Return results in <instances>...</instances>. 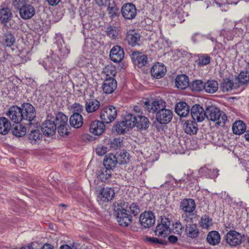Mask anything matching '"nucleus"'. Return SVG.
I'll return each instance as SVG.
<instances>
[{
    "label": "nucleus",
    "mask_w": 249,
    "mask_h": 249,
    "mask_svg": "<svg viewBox=\"0 0 249 249\" xmlns=\"http://www.w3.org/2000/svg\"><path fill=\"white\" fill-rule=\"evenodd\" d=\"M145 108L149 113H154L157 112L160 109L164 107L165 106V102L160 99H155L153 102L150 101H146L144 102Z\"/></svg>",
    "instance_id": "obj_9"
},
{
    "label": "nucleus",
    "mask_w": 249,
    "mask_h": 249,
    "mask_svg": "<svg viewBox=\"0 0 249 249\" xmlns=\"http://www.w3.org/2000/svg\"><path fill=\"white\" fill-rule=\"evenodd\" d=\"M117 88V82L114 78H106L102 85V89L105 93H112Z\"/></svg>",
    "instance_id": "obj_22"
},
{
    "label": "nucleus",
    "mask_w": 249,
    "mask_h": 249,
    "mask_svg": "<svg viewBox=\"0 0 249 249\" xmlns=\"http://www.w3.org/2000/svg\"><path fill=\"white\" fill-rule=\"evenodd\" d=\"M131 59L134 65L139 68H142L147 63V56L140 52H133Z\"/></svg>",
    "instance_id": "obj_18"
},
{
    "label": "nucleus",
    "mask_w": 249,
    "mask_h": 249,
    "mask_svg": "<svg viewBox=\"0 0 249 249\" xmlns=\"http://www.w3.org/2000/svg\"><path fill=\"white\" fill-rule=\"evenodd\" d=\"M112 175V171L103 167L98 170L97 172V178L103 182H107L111 178Z\"/></svg>",
    "instance_id": "obj_31"
},
{
    "label": "nucleus",
    "mask_w": 249,
    "mask_h": 249,
    "mask_svg": "<svg viewBox=\"0 0 249 249\" xmlns=\"http://www.w3.org/2000/svg\"><path fill=\"white\" fill-rule=\"evenodd\" d=\"M117 221L122 226L127 227L132 221V216L127 213V203L119 200L114 204Z\"/></svg>",
    "instance_id": "obj_1"
},
{
    "label": "nucleus",
    "mask_w": 249,
    "mask_h": 249,
    "mask_svg": "<svg viewBox=\"0 0 249 249\" xmlns=\"http://www.w3.org/2000/svg\"><path fill=\"white\" fill-rule=\"evenodd\" d=\"M234 87V83L232 79L229 78H224L221 84V89L223 92H228L231 90Z\"/></svg>",
    "instance_id": "obj_41"
},
{
    "label": "nucleus",
    "mask_w": 249,
    "mask_h": 249,
    "mask_svg": "<svg viewBox=\"0 0 249 249\" xmlns=\"http://www.w3.org/2000/svg\"><path fill=\"white\" fill-rule=\"evenodd\" d=\"M70 123L74 128H80L83 124L82 116L79 113H73L70 118Z\"/></svg>",
    "instance_id": "obj_30"
},
{
    "label": "nucleus",
    "mask_w": 249,
    "mask_h": 249,
    "mask_svg": "<svg viewBox=\"0 0 249 249\" xmlns=\"http://www.w3.org/2000/svg\"><path fill=\"white\" fill-rule=\"evenodd\" d=\"M118 162V159L116 156L113 154H109L106 156L103 164L105 167L112 171Z\"/></svg>",
    "instance_id": "obj_23"
},
{
    "label": "nucleus",
    "mask_w": 249,
    "mask_h": 249,
    "mask_svg": "<svg viewBox=\"0 0 249 249\" xmlns=\"http://www.w3.org/2000/svg\"><path fill=\"white\" fill-rule=\"evenodd\" d=\"M22 109L23 120L29 122V124H31V122L34 119L36 112L34 107L29 103H23L20 107Z\"/></svg>",
    "instance_id": "obj_6"
},
{
    "label": "nucleus",
    "mask_w": 249,
    "mask_h": 249,
    "mask_svg": "<svg viewBox=\"0 0 249 249\" xmlns=\"http://www.w3.org/2000/svg\"><path fill=\"white\" fill-rule=\"evenodd\" d=\"M41 130L43 134L46 136H53L56 130V121H45L41 125Z\"/></svg>",
    "instance_id": "obj_14"
},
{
    "label": "nucleus",
    "mask_w": 249,
    "mask_h": 249,
    "mask_svg": "<svg viewBox=\"0 0 249 249\" xmlns=\"http://www.w3.org/2000/svg\"><path fill=\"white\" fill-rule=\"evenodd\" d=\"M150 72L153 77L160 79L164 76L166 69L163 64L157 63L153 65Z\"/></svg>",
    "instance_id": "obj_21"
},
{
    "label": "nucleus",
    "mask_w": 249,
    "mask_h": 249,
    "mask_svg": "<svg viewBox=\"0 0 249 249\" xmlns=\"http://www.w3.org/2000/svg\"><path fill=\"white\" fill-rule=\"evenodd\" d=\"M190 87L192 90L199 92L204 89V84L201 80H195L192 82Z\"/></svg>",
    "instance_id": "obj_49"
},
{
    "label": "nucleus",
    "mask_w": 249,
    "mask_h": 249,
    "mask_svg": "<svg viewBox=\"0 0 249 249\" xmlns=\"http://www.w3.org/2000/svg\"><path fill=\"white\" fill-rule=\"evenodd\" d=\"M197 63L200 66H203L210 63L211 57L206 54H200L198 55Z\"/></svg>",
    "instance_id": "obj_48"
},
{
    "label": "nucleus",
    "mask_w": 249,
    "mask_h": 249,
    "mask_svg": "<svg viewBox=\"0 0 249 249\" xmlns=\"http://www.w3.org/2000/svg\"><path fill=\"white\" fill-rule=\"evenodd\" d=\"M106 33L109 37L116 39L118 38L120 30L115 26L109 25L107 28Z\"/></svg>",
    "instance_id": "obj_42"
},
{
    "label": "nucleus",
    "mask_w": 249,
    "mask_h": 249,
    "mask_svg": "<svg viewBox=\"0 0 249 249\" xmlns=\"http://www.w3.org/2000/svg\"><path fill=\"white\" fill-rule=\"evenodd\" d=\"M117 116V110L115 107L109 106L104 108L100 112V118L105 123L108 124L113 121Z\"/></svg>",
    "instance_id": "obj_4"
},
{
    "label": "nucleus",
    "mask_w": 249,
    "mask_h": 249,
    "mask_svg": "<svg viewBox=\"0 0 249 249\" xmlns=\"http://www.w3.org/2000/svg\"><path fill=\"white\" fill-rule=\"evenodd\" d=\"M106 142L110 145V147L114 149L119 148L122 143V141L120 138H114L106 139Z\"/></svg>",
    "instance_id": "obj_47"
},
{
    "label": "nucleus",
    "mask_w": 249,
    "mask_h": 249,
    "mask_svg": "<svg viewBox=\"0 0 249 249\" xmlns=\"http://www.w3.org/2000/svg\"><path fill=\"white\" fill-rule=\"evenodd\" d=\"M199 223L203 229H208L212 225V220L208 216L204 215L201 217Z\"/></svg>",
    "instance_id": "obj_50"
},
{
    "label": "nucleus",
    "mask_w": 249,
    "mask_h": 249,
    "mask_svg": "<svg viewBox=\"0 0 249 249\" xmlns=\"http://www.w3.org/2000/svg\"><path fill=\"white\" fill-rule=\"evenodd\" d=\"M208 242L212 245H215L218 244L220 241V236L219 233L216 231H212L209 233L207 237Z\"/></svg>",
    "instance_id": "obj_39"
},
{
    "label": "nucleus",
    "mask_w": 249,
    "mask_h": 249,
    "mask_svg": "<svg viewBox=\"0 0 249 249\" xmlns=\"http://www.w3.org/2000/svg\"><path fill=\"white\" fill-rule=\"evenodd\" d=\"M117 159L120 164H126L129 162V154L127 151L123 150L121 152Z\"/></svg>",
    "instance_id": "obj_52"
},
{
    "label": "nucleus",
    "mask_w": 249,
    "mask_h": 249,
    "mask_svg": "<svg viewBox=\"0 0 249 249\" xmlns=\"http://www.w3.org/2000/svg\"><path fill=\"white\" fill-rule=\"evenodd\" d=\"M169 177L170 178H171L173 180H175V182L176 183V186H174V187H181V186L180 185H178V183H184V184H186L187 183V182L185 181V180L184 179H179V180H177L175 178H174L172 176H171V175H169Z\"/></svg>",
    "instance_id": "obj_61"
},
{
    "label": "nucleus",
    "mask_w": 249,
    "mask_h": 249,
    "mask_svg": "<svg viewBox=\"0 0 249 249\" xmlns=\"http://www.w3.org/2000/svg\"><path fill=\"white\" fill-rule=\"evenodd\" d=\"M218 89V82L214 80H209L204 83L205 91L208 93H213Z\"/></svg>",
    "instance_id": "obj_34"
},
{
    "label": "nucleus",
    "mask_w": 249,
    "mask_h": 249,
    "mask_svg": "<svg viewBox=\"0 0 249 249\" xmlns=\"http://www.w3.org/2000/svg\"><path fill=\"white\" fill-rule=\"evenodd\" d=\"M19 14L21 18L25 19L31 18L35 14V9L31 4H22L19 9Z\"/></svg>",
    "instance_id": "obj_19"
},
{
    "label": "nucleus",
    "mask_w": 249,
    "mask_h": 249,
    "mask_svg": "<svg viewBox=\"0 0 249 249\" xmlns=\"http://www.w3.org/2000/svg\"><path fill=\"white\" fill-rule=\"evenodd\" d=\"M114 195V190L112 188H103L101 189L98 197L103 202H108L113 199Z\"/></svg>",
    "instance_id": "obj_24"
},
{
    "label": "nucleus",
    "mask_w": 249,
    "mask_h": 249,
    "mask_svg": "<svg viewBox=\"0 0 249 249\" xmlns=\"http://www.w3.org/2000/svg\"><path fill=\"white\" fill-rule=\"evenodd\" d=\"M55 43L58 51L62 57H65L70 53V49L65 45L63 37L61 34L55 36Z\"/></svg>",
    "instance_id": "obj_16"
},
{
    "label": "nucleus",
    "mask_w": 249,
    "mask_h": 249,
    "mask_svg": "<svg viewBox=\"0 0 249 249\" xmlns=\"http://www.w3.org/2000/svg\"><path fill=\"white\" fill-rule=\"evenodd\" d=\"M175 84L178 89H185L189 86L188 77L185 74L178 75L176 78Z\"/></svg>",
    "instance_id": "obj_33"
},
{
    "label": "nucleus",
    "mask_w": 249,
    "mask_h": 249,
    "mask_svg": "<svg viewBox=\"0 0 249 249\" xmlns=\"http://www.w3.org/2000/svg\"><path fill=\"white\" fill-rule=\"evenodd\" d=\"M225 239L230 246L235 247L242 243L243 236L235 231H231L227 233Z\"/></svg>",
    "instance_id": "obj_10"
},
{
    "label": "nucleus",
    "mask_w": 249,
    "mask_h": 249,
    "mask_svg": "<svg viewBox=\"0 0 249 249\" xmlns=\"http://www.w3.org/2000/svg\"><path fill=\"white\" fill-rule=\"evenodd\" d=\"M104 73L106 75L107 78H114L116 74V69L112 66H108L103 70Z\"/></svg>",
    "instance_id": "obj_51"
},
{
    "label": "nucleus",
    "mask_w": 249,
    "mask_h": 249,
    "mask_svg": "<svg viewBox=\"0 0 249 249\" xmlns=\"http://www.w3.org/2000/svg\"><path fill=\"white\" fill-rule=\"evenodd\" d=\"M109 56L112 61L120 62L124 57L123 49L118 45L114 46L110 52Z\"/></svg>",
    "instance_id": "obj_17"
},
{
    "label": "nucleus",
    "mask_w": 249,
    "mask_h": 249,
    "mask_svg": "<svg viewBox=\"0 0 249 249\" xmlns=\"http://www.w3.org/2000/svg\"><path fill=\"white\" fill-rule=\"evenodd\" d=\"M118 8L114 3H109L107 7V12L109 16L113 18L117 15Z\"/></svg>",
    "instance_id": "obj_55"
},
{
    "label": "nucleus",
    "mask_w": 249,
    "mask_h": 249,
    "mask_svg": "<svg viewBox=\"0 0 249 249\" xmlns=\"http://www.w3.org/2000/svg\"><path fill=\"white\" fill-rule=\"evenodd\" d=\"M199 173L201 176L206 178H214L218 176V170L217 169H211L204 166L199 170Z\"/></svg>",
    "instance_id": "obj_32"
},
{
    "label": "nucleus",
    "mask_w": 249,
    "mask_h": 249,
    "mask_svg": "<svg viewBox=\"0 0 249 249\" xmlns=\"http://www.w3.org/2000/svg\"><path fill=\"white\" fill-rule=\"evenodd\" d=\"M59 61V57L53 54L51 56H48L45 61H43L42 65L45 70L50 71L51 70H54L57 66Z\"/></svg>",
    "instance_id": "obj_20"
},
{
    "label": "nucleus",
    "mask_w": 249,
    "mask_h": 249,
    "mask_svg": "<svg viewBox=\"0 0 249 249\" xmlns=\"http://www.w3.org/2000/svg\"><path fill=\"white\" fill-rule=\"evenodd\" d=\"M24 1L25 0H15L14 2V5L16 8L19 9L22 6L21 4H24Z\"/></svg>",
    "instance_id": "obj_62"
},
{
    "label": "nucleus",
    "mask_w": 249,
    "mask_h": 249,
    "mask_svg": "<svg viewBox=\"0 0 249 249\" xmlns=\"http://www.w3.org/2000/svg\"><path fill=\"white\" fill-rule=\"evenodd\" d=\"M238 79L241 84L245 85L249 83V71H241L239 75Z\"/></svg>",
    "instance_id": "obj_54"
},
{
    "label": "nucleus",
    "mask_w": 249,
    "mask_h": 249,
    "mask_svg": "<svg viewBox=\"0 0 249 249\" xmlns=\"http://www.w3.org/2000/svg\"><path fill=\"white\" fill-rule=\"evenodd\" d=\"M180 208L185 213H192L196 208L195 202L192 199H184L181 202Z\"/></svg>",
    "instance_id": "obj_26"
},
{
    "label": "nucleus",
    "mask_w": 249,
    "mask_h": 249,
    "mask_svg": "<svg viewBox=\"0 0 249 249\" xmlns=\"http://www.w3.org/2000/svg\"><path fill=\"white\" fill-rule=\"evenodd\" d=\"M15 42V38L14 36L10 32H7L3 36L2 42L3 45L11 47Z\"/></svg>",
    "instance_id": "obj_45"
},
{
    "label": "nucleus",
    "mask_w": 249,
    "mask_h": 249,
    "mask_svg": "<svg viewBox=\"0 0 249 249\" xmlns=\"http://www.w3.org/2000/svg\"><path fill=\"white\" fill-rule=\"evenodd\" d=\"M246 129V124L241 120L236 121L232 125L233 132L236 135H241L244 133Z\"/></svg>",
    "instance_id": "obj_37"
},
{
    "label": "nucleus",
    "mask_w": 249,
    "mask_h": 249,
    "mask_svg": "<svg viewBox=\"0 0 249 249\" xmlns=\"http://www.w3.org/2000/svg\"><path fill=\"white\" fill-rule=\"evenodd\" d=\"M206 114V118L208 120L216 122L218 125H224L227 120L226 115L214 106L207 107Z\"/></svg>",
    "instance_id": "obj_2"
},
{
    "label": "nucleus",
    "mask_w": 249,
    "mask_h": 249,
    "mask_svg": "<svg viewBox=\"0 0 249 249\" xmlns=\"http://www.w3.org/2000/svg\"><path fill=\"white\" fill-rule=\"evenodd\" d=\"M129 209L130 212L134 216L138 215L140 213V207L136 203H131L129 206Z\"/></svg>",
    "instance_id": "obj_57"
},
{
    "label": "nucleus",
    "mask_w": 249,
    "mask_h": 249,
    "mask_svg": "<svg viewBox=\"0 0 249 249\" xmlns=\"http://www.w3.org/2000/svg\"><path fill=\"white\" fill-rule=\"evenodd\" d=\"M206 108L204 109L202 106L198 104L194 105L191 109V114L194 120L201 122L206 118Z\"/></svg>",
    "instance_id": "obj_8"
},
{
    "label": "nucleus",
    "mask_w": 249,
    "mask_h": 249,
    "mask_svg": "<svg viewBox=\"0 0 249 249\" xmlns=\"http://www.w3.org/2000/svg\"><path fill=\"white\" fill-rule=\"evenodd\" d=\"M7 114L10 119L15 123L18 124L23 120L22 109L18 106L11 107Z\"/></svg>",
    "instance_id": "obj_15"
},
{
    "label": "nucleus",
    "mask_w": 249,
    "mask_h": 249,
    "mask_svg": "<svg viewBox=\"0 0 249 249\" xmlns=\"http://www.w3.org/2000/svg\"><path fill=\"white\" fill-rule=\"evenodd\" d=\"M126 40L129 45L132 46H135L139 45L140 40V36L134 31H129L126 36Z\"/></svg>",
    "instance_id": "obj_29"
},
{
    "label": "nucleus",
    "mask_w": 249,
    "mask_h": 249,
    "mask_svg": "<svg viewBox=\"0 0 249 249\" xmlns=\"http://www.w3.org/2000/svg\"><path fill=\"white\" fill-rule=\"evenodd\" d=\"M100 107V102L92 95H90L89 98L85 99V108L89 113L96 111Z\"/></svg>",
    "instance_id": "obj_11"
},
{
    "label": "nucleus",
    "mask_w": 249,
    "mask_h": 249,
    "mask_svg": "<svg viewBox=\"0 0 249 249\" xmlns=\"http://www.w3.org/2000/svg\"><path fill=\"white\" fill-rule=\"evenodd\" d=\"M104 122L99 121H95L91 123L90 125V132L95 135L102 134L105 129V125Z\"/></svg>",
    "instance_id": "obj_25"
},
{
    "label": "nucleus",
    "mask_w": 249,
    "mask_h": 249,
    "mask_svg": "<svg viewBox=\"0 0 249 249\" xmlns=\"http://www.w3.org/2000/svg\"><path fill=\"white\" fill-rule=\"evenodd\" d=\"M123 17L126 19H132L136 16L137 9L135 6L132 3L124 4L121 9Z\"/></svg>",
    "instance_id": "obj_12"
},
{
    "label": "nucleus",
    "mask_w": 249,
    "mask_h": 249,
    "mask_svg": "<svg viewBox=\"0 0 249 249\" xmlns=\"http://www.w3.org/2000/svg\"><path fill=\"white\" fill-rule=\"evenodd\" d=\"M184 129L187 134H196L198 131V125L195 121L189 120L184 123Z\"/></svg>",
    "instance_id": "obj_28"
},
{
    "label": "nucleus",
    "mask_w": 249,
    "mask_h": 249,
    "mask_svg": "<svg viewBox=\"0 0 249 249\" xmlns=\"http://www.w3.org/2000/svg\"><path fill=\"white\" fill-rule=\"evenodd\" d=\"M168 240L171 243H175L178 241V238L174 235H170L168 237Z\"/></svg>",
    "instance_id": "obj_64"
},
{
    "label": "nucleus",
    "mask_w": 249,
    "mask_h": 249,
    "mask_svg": "<svg viewBox=\"0 0 249 249\" xmlns=\"http://www.w3.org/2000/svg\"><path fill=\"white\" fill-rule=\"evenodd\" d=\"M26 132V128L21 124H17L12 129V133L14 135L18 137L24 136Z\"/></svg>",
    "instance_id": "obj_43"
},
{
    "label": "nucleus",
    "mask_w": 249,
    "mask_h": 249,
    "mask_svg": "<svg viewBox=\"0 0 249 249\" xmlns=\"http://www.w3.org/2000/svg\"><path fill=\"white\" fill-rule=\"evenodd\" d=\"M96 3L99 6H105L107 3L108 0H95Z\"/></svg>",
    "instance_id": "obj_63"
},
{
    "label": "nucleus",
    "mask_w": 249,
    "mask_h": 249,
    "mask_svg": "<svg viewBox=\"0 0 249 249\" xmlns=\"http://www.w3.org/2000/svg\"><path fill=\"white\" fill-rule=\"evenodd\" d=\"M55 121L58 133L62 136L68 135V117L63 113L59 112L57 114Z\"/></svg>",
    "instance_id": "obj_3"
},
{
    "label": "nucleus",
    "mask_w": 249,
    "mask_h": 249,
    "mask_svg": "<svg viewBox=\"0 0 249 249\" xmlns=\"http://www.w3.org/2000/svg\"><path fill=\"white\" fill-rule=\"evenodd\" d=\"M185 232L188 237L195 238L197 237L199 231L196 225L193 224L186 227Z\"/></svg>",
    "instance_id": "obj_40"
},
{
    "label": "nucleus",
    "mask_w": 249,
    "mask_h": 249,
    "mask_svg": "<svg viewBox=\"0 0 249 249\" xmlns=\"http://www.w3.org/2000/svg\"><path fill=\"white\" fill-rule=\"evenodd\" d=\"M107 148L103 145H99L95 149L96 154L101 156L105 155L107 152Z\"/></svg>",
    "instance_id": "obj_58"
},
{
    "label": "nucleus",
    "mask_w": 249,
    "mask_h": 249,
    "mask_svg": "<svg viewBox=\"0 0 249 249\" xmlns=\"http://www.w3.org/2000/svg\"><path fill=\"white\" fill-rule=\"evenodd\" d=\"M173 118L172 111L168 109L162 107L160 109L156 116V120L160 124H166L170 123Z\"/></svg>",
    "instance_id": "obj_7"
},
{
    "label": "nucleus",
    "mask_w": 249,
    "mask_h": 249,
    "mask_svg": "<svg viewBox=\"0 0 249 249\" xmlns=\"http://www.w3.org/2000/svg\"><path fill=\"white\" fill-rule=\"evenodd\" d=\"M42 137V134L38 129L31 130L28 134L29 141L32 144L39 142L41 140Z\"/></svg>",
    "instance_id": "obj_35"
},
{
    "label": "nucleus",
    "mask_w": 249,
    "mask_h": 249,
    "mask_svg": "<svg viewBox=\"0 0 249 249\" xmlns=\"http://www.w3.org/2000/svg\"><path fill=\"white\" fill-rule=\"evenodd\" d=\"M115 129L116 131L119 133H123L126 131L129 130V128L124 123V121L123 120L121 122H118L115 125Z\"/></svg>",
    "instance_id": "obj_56"
},
{
    "label": "nucleus",
    "mask_w": 249,
    "mask_h": 249,
    "mask_svg": "<svg viewBox=\"0 0 249 249\" xmlns=\"http://www.w3.org/2000/svg\"><path fill=\"white\" fill-rule=\"evenodd\" d=\"M123 120L129 128H132L136 125L137 116L131 114H128L124 116Z\"/></svg>",
    "instance_id": "obj_44"
},
{
    "label": "nucleus",
    "mask_w": 249,
    "mask_h": 249,
    "mask_svg": "<svg viewBox=\"0 0 249 249\" xmlns=\"http://www.w3.org/2000/svg\"><path fill=\"white\" fill-rule=\"evenodd\" d=\"M146 240L147 242L153 243L154 244H164V241L162 240L159 239L156 237H146Z\"/></svg>",
    "instance_id": "obj_59"
},
{
    "label": "nucleus",
    "mask_w": 249,
    "mask_h": 249,
    "mask_svg": "<svg viewBox=\"0 0 249 249\" xmlns=\"http://www.w3.org/2000/svg\"><path fill=\"white\" fill-rule=\"evenodd\" d=\"M11 128L10 121L5 117L0 118V134L2 135L7 134Z\"/></svg>",
    "instance_id": "obj_36"
},
{
    "label": "nucleus",
    "mask_w": 249,
    "mask_h": 249,
    "mask_svg": "<svg viewBox=\"0 0 249 249\" xmlns=\"http://www.w3.org/2000/svg\"><path fill=\"white\" fill-rule=\"evenodd\" d=\"M149 122L147 118L144 116H137V121L136 125L139 129H145L149 126Z\"/></svg>",
    "instance_id": "obj_38"
},
{
    "label": "nucleus",
    "mask_w": 249,
    "mask_h": 249,
    "mask_svg": "<svg viewBox=\"0 0 249 249\" xmlns=\"http://www.w3.org/2000/svg\"><path fill=\"white\" fill-rule=\"evenodd\" d=\"M140 221L143 227L149 228L155 222V216L152 212H145L140 215Z\"/></svg>",
    "instance_id": "obj_13"
},
{
    "label": "nucleus",
    "mask_w": 249,
    "mask_h": 249,
    "mask_svg": "<svg viewBox=\"0 0 249 249\" xmlns=\"http://www.w3.org/2000/svg\"><path fill=\"white\" fill-rule=\"evenodd\" d=\"M184 229L183 226L179 221L176 220L172 224V230L173 232L177 234L180 235Z\"/></svg>",
    "instance_id": "obj_53"
},
{
    "label": "nucleus",
    "mask_w": 249,
    "mask_h": 249,
    "mask_svg": "<svg viewBox=\"0 0 249 249\" xmlns=\"http://www.w3.org/2000/svg\"><path fill=\"white\" fill-rule=\"evenodd\" d=\"M175 111L179 116L185 117L189 114L190 107L185 102H180L176 105Z\"/></svg>",
    "instance_id": "obj_27"
},
{
    "label": "nucleus",
    "mask_w": 249,
    "mask_h": 249,
    "mask_svg": "<svg viewBox=\"0 0 249 249\" xmlns=\"http://www.w3.org/2000/svg\"><path fill=\"white\" fill-rule=\"evenodd\" d=\"M170 220L168 218L163 217L161 218V223L159 224L155 230L156 235L159 236L165 237L170 232V229L169 226L170 225Z\"/></svg>",
    "instance_id": "obj_5"
},
{
    "label": "nucleus",
    "mask_w": 249,
    "mask_h": 249,
    "mask_svg": "<svg viewBox=\"0 0 249 249\" xmlns=\"http://www.w3.org/2000/svg\"><path fill=\"white\" fill-rule=\"evenodd\" d=\"M11 17V13L8 8H3L0 10V22H7Z\"/></svg>",
    "instance_id": "obj_46"
},
{
    "label": "nucleus",
    "mask_w": 249,
    "mask_h": 249,
    "mask_svg": "<svg viewBox=\"0 0 249 249\" xmlns=\"http://www.w3.org/2000/svg\"><path fill=\"white\" fill-rule=\"evenodd\" d=\"M72 107L74 111H77L78 113L81 112L83 111V107L79 103H74Z\"/></svg>",
    "instance_id": "obj_60"
}]
</instances>
